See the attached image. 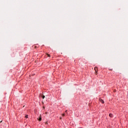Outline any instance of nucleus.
Returning <instances> with one entry per match:
<instances>
[{"label": "nucleus", "mask_w": 128, "mask_h": 128, "mask_svg": "<svg viewBox=\"0 0 128 128\" xmlns=\"http://www.w3.org/2000/svg\"><path fill=\"white\" fill-rule=\"evenodd\" d=\"M37 120H38L39 122H41L42 121V115L41 114H40V118H38Z\"/></svg>", "instance_id": "f257e3e1"}, {"label": "nucleus", "mask_w": 128, "mask_h": 128, "mask_svg": "<svg viewBox=\"0 0 128 128\" xmlns=\"http://www.w3.org/2000/svg\"><path fill=\"white\" fill-rule=\"evenodd\" d=\"M100 102H102V104H104V101L102 99H100Z\"/></svg>", "instance_id": "f03ea898"}, {"label": "nucleus", "mask_w": 128, "mask_h": 128, "mask_svg": "<svg viewBox=\"0 0 128 128\" xmlns=\"http://www.w3.org/2000/svg\"><path fill=\"white\" fill-rule=\"evenodd\" d=\"M94 70L96 71V72H98V67L94 68Z\"/></svg>", "instance_id": "7ed1b4c3"}, {"label": "nucleus", "mask_w": 128, "mask_h": 128, "mask_svg": "<svg viewBox=\"0 0 128 128\" xmlns=\"http://www.w3.org/2000/svg\"><path fill=\"white\" fill-rule=\"evenodd\" d=\"M109 116H110V118H112V114H109Z\"/></svg>", "instance_id": "20e7f679"}, {"label": "nucleus", "mask_w": 128, "mask_h": 128, "mask_svg": "<svg viewBox=\"0 0 128 128\" xmlns=\"http://www.w3.org/2000/svg\"><path fill=\"white\" fill-rule=\"evenodd\" d=\"M28 115H26V116H25V118H28Z\"/></svg>", "instance_id": "39448f33"}, {"label": "nucleus", "mask_w": 128, "mask_h": 128, "mask_svg": "<svg viewBox=\"0 0 128 128\" xmlns=\"http://www.w3.org/2000/svg\"><path fill=\"white\" fill-rule=\"evenodd\" d=\"M43 96H44V95H42V94H40V98H42Z\"/></svg>", "instance_id": "423d86ee"}, {"label": "nucleus", "mask_w": 128, "mask_h": 128, "mask_svg": "<svg viewBox=\"0 0 128 128\" xmlns=\"http://www.w3.org/2000/svg\"><path fill=\"white\" fill-rule=\"evenodd\" d=\"M42 98V99L44 100V98H46V96H44L43 95Z\"/></svg>", "instance_id": "0eeeda50"}, {"label": "nucleus", "mask_w": 128, "mask_h": 128, "mask_svg": "<svg viewBox=\"0 0 128 128\" xmlns=\"http://www.w3.org/2000/svg\"><path fill=\"white\" fill-rule=\"evenodd\" d=\"M65 116L64 114H62V116Z\"/></svg>", "instance_id": "6e6552de"}, {"label": "nucleus", "mask_w": 128, "mask_h": 128, "mask_svg": "<svg viewBox=\"0 0 128 128\" xmlns=\"http://www.w3.org/2000/svg\"><path fill=\"white\" fill-rule=\"evenodd\" d=\"M48 56H50V54H48Z\"/></svg>", "instance_id": "1a4fd4ad"}, {"label": "nucleus", "mask_w": 128, "mask_h": 128, "mask_svg": "<svg viewBox=\"0 0 128 128\" xmlns=\"http://www.w3.org/2000/svg\"><path fill=\"white\" fill-rule=\"evenodd\" d=\"M60 120H62V117H60Z\"/></svg>", "instance_id": "9d476101"}, {"label": "nucleus", "mask_w": 128, "mask_h": 128, "mask_svg": "<svg viewBox=\"0 0 128 128\" xmlns=\"http://www.w3.org/2000/svg\"><path fill=\"white\" fill-rule=\"evenodd\" d=\"M46 124H48V122H46Z\"/></svg>", "instance_id": "9b49d317"}, {"label": "nucleus", "mask_w": 128, "mask_h": 128, "mask_svg": "<svg viewBox=\"0 0 128 128\" xmlns=\"http://www.w3.org/2000/svg\"><path fill=\"white\" fill-rule=\"evenodd\" d=\"M66 112H68V110H66Z\"/></svg>", "instance_id": "f8f14e48"}]
</instances>
